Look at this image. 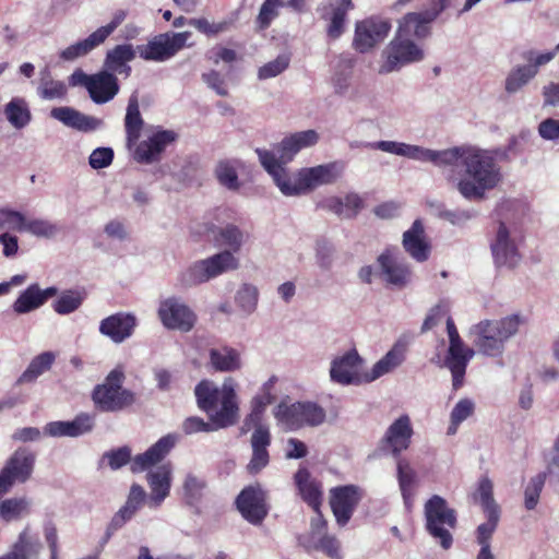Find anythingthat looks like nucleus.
Segmentation results:
<instances>
[{"label": "nucleus", "mask_w": 559, "mask_h": 559, "mask_svg": "<svg viewBox=\"0 0 559 559\" xmlns=\"http://www.w3.org/2000/svg\"><path fill=\"white\" fill-rule=\"evenodd\" d=\"M381 57L383 62L378 72L389 74L401 70L403 67L419 62L424 59V50L412 39L396 33L390 44L383 49Z\"/></svg>", "instance_id": "11"}, {"label": "nucleus", "mask_w": 559, "mask_h": 559, "mask_svg": "<svg viewBox=\"0 0 559 559\" xmlns=\"http://www.w3.org/2000/svg\"><path fill=\"white\" fill-rule=\"evenodd\" d=\"M334 247L325 241L320 240L316 245V263L317 265L324 271H328L332 267L334 261Z\"/></svg>", "instance_id": "63"}, {"label": "nucleus", "mask_w": 559, "mask_h": 559, "mask_svg": "<svg viewBox=\"0 0 559 559\" xmlns=\"http://www.w3.org/2000/svg\"><path fill=\"white\" fill-rule=\"evenodd\" d=\"M114 156L111 147H97L91 153L88 164L93 169H103L111 165Z\"/></svg>", "instance_id": "64"}, {"label": "nucleus", "mask_w": 559, "mask_h": 559, "mask_svg": "<svg viewBox=\"0 0 559 559\" xmlns=\"http://www.w3.org/2000/svg\"><path fill=\"white\" fill-rule=\"evenodd\" d=\"M555 58V51L539 52L534 49L522 52L525 64H518L510 70L504 80V90L508 94L522 91L538 73L542 66Z\"/></svg>", "instance_id": "13"}, {"label": "nucleus", "mask_w": 559, "mask_h": 559, "mask_svg": "<svg viewBox=\"0 0 559 559\" xmlns=\"http://www.w3.org/2000/svg\"><path fill=\"white\" fill-rule=\"evenodd\" d=\"M274 400L272 393H263L261 392L257 396L252 399L251 402V413L245 420V426H250L251 424L257 428L258 425L261 424L262 415L269 404H271Z\"/></svg>", "instance_id": "56"}, {"label": "nucleus", "mask_w": 559, "mask_h": 559, "mask_svg": "<svg viewBox=\"0 0 559 559\" xmlns=\"http://www.w3.org/2000/svg\"><path fill=\"white\" fill-rule=\"evenodd\" d=\"M124 370L122 366L112 369L103 384L95 386L93 401L103 412H118L131 405L134 395L131 391L123 389Z\"/></svg>", "instance_id": "8"}, {"label": "nucleus", "mask_w": 559, "mask_h": 559, "mask_svg": "<svg viewBox=\"0 0 559 559\" xmlns=\"http://www.w3.org/2000/svg\"><path fill=\"white\" fill-rule=\"evenodd\" d=\"M475 499L480 503L484 512L500 511L493 499V485L488 477H483L478 483Z\"/></svg>", "instance_id": "55"}, {"label": "nucleus", "mask_w": 559, "mask_h": 559, "mask_svg": "<svg viewBox=\"0 0 559 559\" xmlns=\"http://www.w3.org/2000/svg\"><path fill=\"white\" fill-rule=\"evenodd\" d=\"M283 5V0H264L255 21L258 27L260 29H266L278 15V9Z\"/></svg>", "instance_id": "59"}, {"label": "nucleus", "mask_w": 559, "mask_h": 559, "mask_svg": "<svg viewBox=\"0 0 559 559\" xmlns=\"http://www.w3.org/2000/svg\"><path fill=\"white\" fill-rule=\"evenodd\" d=\"M138 326V318L131 312H117L99 323V333L116 344L130 338Z\"/></svg>", "instance_id": "26"}, {"label": "nucleus", "mask_w": 559, "mask_h": 559, "mask_svg": "<svg viewBox=\"0 0 559 559\" xmlns=\"http://www.w3.org/2000/svg\"><path fill=\"white\" fill-rule=\"evenodd\" d=\"M177 134L171 130L158 129L147 140L136 142L133 158L141 164H153L160 159L165 148L173 143Z\"/></svg>", "instance_id": "24"}, {"label": "nucleus", "mask_w": 559, "mask_h": 559, "mask_svg": "<svg viewBox=\"0 0 559 559\" xmlns=\"http://www.w3.org/2000/svg\"><path fill=\"white\" fill-rule=\"evenodd\" d=\"M402 243L404 250L415 261L421 263L429 259L431 248L425 239L424 225L419 219H416L412 227L404 231Z\"/></svg>", "instance_id": "35"}, {"label": "nucleus", "mask_w": 559, "mask_h": 559, "mask_svg": "<svg viewBox=\"0 0 559 559\" xmlns=\"http://www.w3.org/2000/svg\"><path fill=\"white\" fill-rule=\"evenodd\" d=\"M178 439V436L175 433H168L162 437L144 453L136 455L131 461V471L133 473H141L163 461L171 449L175 448Z\"/></svg>", "instance_id": "30"}, {"label": "nucleus", "mask_w": 559, "mask_h": 559, "mask_svg": "<svg viewBox=\"0 0 559 559\" xmlns=\"http://www.w3.org/2000/svg\"><path fill=\"white\" fill-rule=\"evenodd\" d=\"M144 121L142 119L139 102L135 95L129 98L127 114L124 117V129L127 134V144L129 147L136 144L140 139Z\"/></svg>", "instance_id": "45"}, {"label": "nucleus", "mask_w": 559, "mask_h": 559, "mask_svg": "<svg viewBox=\"0 0 559 559\" xmlns=\"http://www.w3.org/2000/svg\"><path fill=\"white\" fill-rule=\"evenodd\" d=\"M413 435L409 416L401 415L386 428L380 441L381 449L399 460L401 453L409 448Z\"/></svg>", "instance_id": "21"}, {"label": "nucleus", "mask_w": 559, "mask_h": 559, "mask_svg": "<svg viewBox=\"0 0 559 559\" xmlns=\"http://www.w3.org/2000/svg\"><path fill=\"white\" fill-rule=\"evenodd\" d=\"M190 36V32L164 33L155 36L146 45L138 46V52L146 61L163 62L181 50Z\"/></svg>", "instance_id": "15"}, {"label": "nucleus", "mask_w": 559, "mask_h": 559, "mask_svg": "<svg viewBox=\"0 0 559 559\" xmlns=\"http://www.w3.org/2000/svg\"><path fill=\"white\" fill-rule=\"evenodd\" d=\"M547 475V473L542 472L530 479L524 491V503L527 510H533L537 506Z\"/></svg>", "instance_id": "58"}, {"label": "nucleus", "mask_w": 559, "mask_h": 559, "mask_svg": "<svg viewBox=\"0 0 559 559\" xmlns=\"http://www.w3.org/2000/svg\"><path fill=\"white\" fill-rule=\"evenodd\" d=\"M318 141L319 134L314 130L296 132L282 140L275 154L282 162H290L299 151L316 145Z\"/></svg>", "instance_id": "38"}, {"label": "nucleus", "mask_w": 559, "mask_h": 559, "mask_svg": "<svg viewBox=\"0 0 559 559\" xmlns=\"http://www.w3.org/2000/svg\"><path fill=\"white\" fill-rule=\"evenodd\" d=\"M103 43V39L95 31L86 38L79 40L61 50L59 52V58L63 61H73L80 57L86 56Z\"/></svg>", "instance_id": "47"}, {"label": "nucleus", "mask_w": 559, "mask_h": 559, "mask_svg": "<svg viewBox=\"0 0 559 559\" xmlns=\"http://www.w3.org/2000/svg\"><path fill=\"white\" fill-rule=\"evenodd\" d=\"M32 501L26 497H14L0 503V516L5 522L19 520L31 511Z\"/></svg>", "instance_id": "48"}, {"label": "nucleus", "mask_w": 559, "mask_h": 559, "mask_svg": "<svg viewBox=\"0 0 559 559\" xmlns=\"http://www.w3.org/2000/svg\"><path fill=\"white\" fill-rule=\"evenodd\" d=\"M67 85L61 81L41 80L38 94L43 99H61L67 95Z\"/></svg>", "instance_id": "62"}, {"label": "nucleus", "mask_w": 559, "mask_h": 559, "mask_svg": "<svg viewBox=\"0 0 559 559\" xmlns=\"http://www.w3.org/2000/svg\"><path fill=\"white\" fill-rule=\"evenodd\" d=\"M377 277L392 290H402L413 282V270L397 248H386L377 258Z\"/></svg>", "instance_id": "9"}, {"label": "nucleus", "mask_w": 559, "mask_h": 559, "mask_svg": "<svg viewBox=\"0 0 559 559\" xmlns=\"http://www.w3.org/2000/svg\"><path fill=\"white\" fill-rule=\"evenodd\" d=\"M277 425L286 431H296L305 426L316 427L324 423L323 407L313 402H281L273 411Z\"/></svg>", "instance_id": "6"}, {"label": "nucleus", "mask_w": 559, "mask_h": 559, "mask_svg": "<svg viewBox=\"0 0 559 559\" xmlns=\"http://www.w3.org/2000/svg\"><path fill=\"white\" fill-rule=\"evenodd\" d=\"M136 50L130 44L117 45L112 49L108 50L106 53V58L104 61L105 70L116 74H122L128 78L131 73V67L129 62H131L135 56Z\"/></svg>", "instance_id": "39"}, {"label": "nucleus", "mask_w": 559, "mask_h": 559, "mask_svg": "<svg viewBox=\"0 0 559 559\" xmlns=\"http://www.w3.org/2000/svg\"><path fill=\"white\" fill-rule=\"evenodd\" d=\"M290 62V58L288 55L283 53L277 56L274 60L262 66L258 71V78L260 80H267L271 78H275L282 72H284Z\"/></svg>", "instance_id": "60"}, {"label": "nucleus", "mask_w": 559, "mask_h": 559, "mask_svg": "<svg viewBox=\"0 0 559 559\" xmlns=\"http://www.w3.org/2000/svg\"><path fill=\"white\" fill-rule=\"evenodd\" d=\"M146 480L150 487L147 504L150 508L156 509L162 506L170 493L173 483V466L165 463L151 469L146 474Z\"/></svg>", "instance_id": "27"}, {"label": "nucleus", "mask_w": 559, "mask_h": 559, "mask_svg": "<svg viewBox=\"0 0 559 559\" xmlns=\"http://www.w3.org/2000/svg\"><path fill=\"white\" fill-rule=\"evenodd\" d=\"M56 357L57 355L50 350L35 356L28 364L27 368L19 377L16 383L25 384L35 382L41 374L50 370Z\"/></svg>", "instance_id": "44"}, {"label": "nucleus", "mask_w": 559, "mask_h": 559, "mask_svg": "<svg viewBox=\"0 0 559 559\" xmlns=\"http://www.w3.org/2000/svg\"><path fill=\"white\" fill-rule=\"evenodd\" d=\"M391 24L380 17H369L357 22L353 40L354 48L365 53L384 40Z\"/></svg>", "instance_id": "20"}, {"label": "nucleus", "mask_w": 559, "mask_h": 559, "mask_svg": "<svg viewBox=\"0 0 559 559\" xmlns=\"http://www.w3.org/2000/svg\"><path fill=\"white\" fill-rule=\"evenodd\" d=\"M43 549L38 534L26 526L12 545L10 551L1 556L0 559H38Z\"/></svg>", "instance_id": "36"}, {"label": "nucleus", "mask_w": 559, "mask_h": 559, "mask_svg": "<svg viewBox=\"0 0 559 559\" xmlns=\"http://www.w3.org/2000/svg\"><path fill=\"white\" fill-rule=\"evenodd\" d=\"M433 20L428 19L425 11L411 12L405 14L399 23L397 34L412 39H423L430 34V24Z\"/></svg>", "instance_id": "42"}, {"label": "nucleus", "mask_w": 559, "mask_h": 559, "mask_svg": "<svg viewBox=\"0 0 559 559\" xmlns=\"http://www.w3.org/2000/svg\"><path fill=\"white\" fill-rule=\"evenodd\" d=\"M206 489V481L193 473L186 475L182 484V496L189 506H197L203 498Z\"/></svg>", "instance_id": "50"}, {"label": "nucleus", "mask_w": 559, "mask_h": 559, "mask_svg": "<svg viewBox=\"0 0 559 559\" xmlns=\"http://www.w3.org/2000/svg\"><path fill=\"white\" fill-rule=\"evenodd\" d=\"M3 114L8 122L16 130L26 128L32 121L28 103L23 97H13L4 105Z\"/></svg>", "instance_id": "43"}, {"label": "nucleus", "mask_w": 559, "mask_h": 559, "mask_svg": "<svg viewBox=\"0 0 559 559\" xmlns=\"http://www.w3.org/2000/svg\"><path fill=\"white\" fill-rule=\"evenodd\" d=\"M490 249L495 264L498 267L513 269L521 261L516 240L511 236L510 229L503 222L498 226Z\"/></svg>", "instance_id": "22"}, {"label": "nucleus", "mask_w": 559, "mask_h": 559, "mask_svg": "<svg viewBox=\"0 0 559 559\" xmlns=\"http://www.w3.org/2000/svg\"><path fill=\"white\" fill-rule=\"evenodd\" d=\"M157 314L162 324L168 330L189 332L197 322L195 313L178 297L162 300Z\"/></svg>", "instance_id": "18"}, {"label": "nucleus", "mask_w": 559, "mask_h": 559, "mask_svg": "<svg viewBox=\"0 0 559 559\" xmlns=\"http://www.w3.org/2000/svg\"><path fill=\"white\" fill-rule=\"evenodd\" d=\"M94 424V416L82 413L73 420H56L46 424L44 433L52 438H76L92 431Z\"/></svg>", "instance_id": "29"}, {"label": "nucleus", "mask_w": 559, "mask_h": 559, "mask_svg": "<svg viewBox=\"0 0 559 559\" xmlns=\"http://www.w3.org/2000/svg\"><path fill=\"white\" fill-rule=\"evenodd\" d=\"M484 513L486 514L487 521L478 525L476 530V540L479 546H490V539L499 523L500 511L493 510Z\"/></svg>", "instance_id": "57"}, {"label": "nucleus", "mask_w": 559, "mask_h": 559, "mask_svg": "<svg viewBox=\"0 0 559 559\" xmlns=\"http://www.w3.org/2000/svg\"><path fill=\"white\" fill-rule=\"evenodd\" d=\"M57 294L58 289L55 286L41 289L38 284H32L19 295L12 306L13 311L16 314L29 313L44 306Z\"/></svg>", "instance_id": "33"}, {"label": "nucleus", "mask_w": 559, "mask_h": 559, "mask_svg": "<svg viewBox=\"0 0 559 559\" xmlns=\"http://www.w3.org/2000/svg\"><path fill=\"white\" fill-rule=\"evenodd\" d=\"M25 218L22 212L9 207H0V229L23 231Z\"/></svg>", "instance_id": "61"}, {"label": "nucleus", "mask_w": 559, "mask_h": 559, "mask_svg": "<svg viewBox=\"0 0 559 559\" xmlns=\"http://www.w3.org/2000/svg\"><path fill=\"white\" fill-rule=\"evenodd\" d=\"M35 461L36 456L31 450H15L0 471V493L8 492L14 484L26 483L32 477Z\"/></svg>", "instance_id": "14"}, {"label": "nucleus", "mask_w": 559, "mask_h": 559, "mask_svg": "<svg viewBox=\"0 0 559 559\" xmlns=\"http://www.w3.org/2000/svg\"><path fill=\"white\" fill-rule=\"evenodd\" d=\"M69 84L85 87L91 99L98 105L114 99L120 88L117 76L106 70L87 74L82 69H76L70 75Z\"/></svg>", "instance_id": "10"}, {"label": "nucleus", "mask_w": 559, "mask_h": 559, "mask_svg": "<svg viewBox=\"0 0 559 559\" xmlns=\"http://www.w3.org/2000/svg\"><path fill=\"white\" fill-rule=\"evenodd\" d=\"M85 294L79 290L63 292L52 304L53 310L61 316L76 311L83 304Z\"/></svg>", "instance_id": "53"}, {"label": "nucleus", "mask_w": 559, "mask_h": 559, "mask_svg": "<svg viewBox=\"0 0 559 559\" xmlns=\"http://www.w3.org/2000/svg\"><path fill=\"white\" fill-rule=\"evenodd\" d=\"M239 167L240 162L237 159L221 160L215 168L218 182L228 190H238L240 187L237 171Z\"/></svg>", "instance_id": "49"}, {"label": "nucleus", "mask_w": 559, "mask_h": 559, "mask_svg": "<svg viewBox=\"0 0 559 559\" xmlns=\"http://www.w3.org/2000/svg\"><path fill=\"white\" fill-rule=\"evenodd\" d=\"M300 543L307 549L319 550L331 559H341L340 542L328 532V521L321 511H314L310 520L309 532L300 537Z\"/></svg>", "instance_id": "17"}, {"label": "nucleus", "mask_w": 559, "mask_h": 559, "mask_svg": "<svg viewBox=\"0 0 559 559\" xmlns=\"http://www.w3.org/2000/svg\"><path fill=\"white\" fill-rule=\"evenodd\" d=\"M50 117L80 132H93L104 126L100 118L85 115L68 106L52 108Z\"/></svg>", "instance_id": "31"}, {"label": "nucleus", "mask_w": 559, "mask_h": 559, "mask_svg": "<svg viewBox=\"0 0 559 559\" xmlns=\"http://www.w3.org/2000/svg\"><path fill=\"white\" fill-rule=\"evenodd\" d=\"M38 238H53L59 233L57 224L45 218H25L24 230Z\"/></svg>", "instance_id": "54"}, {"label": "nucleus", "mask_w": 559, "mask_h": 559, "mask_svg": "<svg viewBox=\"0 0 559 559\" xmlns=\"http://www.w3.org/2000/svg\"><path fill=\"white\" fill-rule=\"evenodd\" d=\"M362 364L364 359L356 349L335 356L330 367L331 381L341 385L370 383L367 381V372H361Z\"/></svg>", "instance_id": "16"}, {"label": "nucleus", "mask_w": 559, "mask_h": 559, "mask_svg": "<svg viewBox=\"0 0 559 559\" xmlns=\"http://www.w3.org/2000/svg\"><path fill=\"white\" fill-rule=\"evenodd\" d=\"M252 456L247 465L251 475L260 473L270 462L267 448L271 444V433L266 426L258 425L251 436Z\"/></svg>", "instance_id": "32"}, {"label": "nucleus", "mask_w": 559, "mask_h": 559, "mask_svg": "<svg viewBox=\"0 0 559 559\" xmlns=\"http://www.w3.org/2000/svg\"><path fill=\"white\" fill-rule=\"evenodd\" d=\"M447 332L449 348L444 366L451 371L453 388L457 390L463 385L467 364L474 357L475 350L464 345L451 317L447 318Z\"/></svg>", "instance_id": "12"}, {"label": "nucleus", "mask_w": 559, "mask_h": 559, "mask_svg": "<svg viewBox=\"0 0 559 559\" xmlns=\"http://www.w3.org/2000/svg\"><path fill=\"white\" fill-rule=\"evenodd\" d=\"M362 498L361 489L355 485H346L331 490L330 506L340 526H345Z\"/></svg>", "instance_id": "23"}, {"label": "nucleus", "mask_w": 559, "mask_h": 559, "mask_svg": "<svg viewBox=\"0 0 559 559\" xmlns=\"http://www.w3.org/2000/svg\"><path fill=\"white\" fill-rule=\"evenodd\" d=\"M266 498V491L261 485L254 484L240 491L236 504L243 519L253 525H258L262 523L269 512Z\"/></svg>", "instance_id": "19"}, {"label": "nucleus", "mask_w": 559, "mask_h": 559, "mask_svg": "<svg viewBox=\"0 0 559 559\" xmlns=\"http://www.w3.org/2000/svg\"><path fill=\"white\" fill-rule=\"evenodd\" d=\"M396 476L405 508L411 510L418 484L417 473L407 460L400 457L396 462Z\"/></svg>", "instance_id": "41"}, {"label": "nucleus", "mask_w": 559, "mask_h": 559, "mask_svg": "<svg viewBox=\"0 0 559 559\" xmlns=\"http://www.w3.org/2000/svg\"><path fill=\"white\" fill-rule=\"evenodd\" d=\"M249 235L235 224H226L214 231L217 246L225 248L206 259L199 260L189 265L179 276L183 286L191 287L206 283L224 273L236 271L240 266L236 257L246 243Z\"/></svg>", "instance_id": "3"}, {"label": "nucleus", "mask_w": 559, "mask_h": 559, "mask_svg": "<svg viewBox=\"0 0 559 559\" xmlns=\"http://www.w3.org/2000/svg\"><path fill=\"white\" fill-rule=\"evenodd\" d=\"M295 485L301 499L313 510L320 511L322 504V486L306 467H299L294 476Z\"/></svg>", "instance_id": "37"}, {"label": "nucleus", "mask_w": 559, "mask_h": 559, "mask_svg": "<svg viewBox=\"0 0 559 559\" xmlns=\"http://www.w3.org/2000/svg\"><path fill=\"white\" fill-rule=\"evenodd\" d=\"M475 412V402L472 399H461L450 413V424L447 429L448 436H454L460 425L473 416Z\"/></svg>", "instance_id": "52"}, {"label": "nucleus", "mask_w": 559, "mask_h": 559, "mask_svg": "<svg viewBox=\"0 0 559 559\" xmlns=\"http://www.w3.org/2000/svg\"><path fill=\"white\" fill-rule=\"evenodd\" d=\"M255 153L265 171L271 176L274 185L285 197H299L306 194L301 169L293 173L287 167L288 162H282L274 151L257 148Z\"/></svg>", "instance_id": "7"}, {"label": "nucleus", "mask_w": 559, "mask_h": 559, "mask_svg": "<svg viewBox=\"0 0 559 559\" xmlns=\"http://www.w3.org/2000/svg\"><path fill=\"white\" fill-rule=\"evenodd\" d=\"M212 367L221 372H233L241 368L240 354L230 347H218L210 350Z\"/></svg>", "instance_id": "46"}, {"label": "nucleus", "mask_w": 559, "mask_h": 559, "mask_svg": "<svg viewBox=\"0 0 559 559\" xmlns=\"http://www.w3.org/2000/svg\"><path fill=\"white\" fill-rule=\"evenodd\" d=\"M350 9V0H329L328 5L318 9L321 17L330 22L326 28L330 38L336 39L344 33L346 14Z\"/></svg>", "instance_id": "34"}, {"label": "nucleus", "mask_w": 559, "mask_h": 559, "mask_svg": "<svg viewBox=\"0 0 559 559\" xmlns=\"http://www.w3.org/2000/svg\"><path fill=\"white\" fill-rule=\"evenodd\" d=\"M515 144L516 139L512 138L506 150H483L472 145L431 150L386 140L361 142L350 146L379 150L420 163H431L441 169V175L451 190L456 191L466 201L479 202L502 181L498 159H508V153Z\"/></svg>", "instance_id": "1"}, {"label": "nucleus", "mask_w": 559, "mask_h": 559, "mask_svg": "<svg viewBox=\"0 0 559 559\" xmlns=\"http://www.w3.org/2000/svg\"><path fill=\"white\" fill-rule=\"evenodd\" d=\"M426 530L443 549L452 546L453 537L451 530L456 527V511L450 508L444 498L433 495L424 508Z\"/></svg>", "instance_id": "5"}, {"label": "nucleus", "mask_w": 559, "mask_h": 559, "mask_svg": "<svg viewBox=\"0 0 559 559\" xmlns=\"http://www.w3.org/2000/svg\"><path fill=\"white\" fill-rule=\"evenodd\" d=\"M344 164L342 162H331L314 167L301 168V179L306 194L318 187L334 183L343 174Z\"/></svg>", "instance_id": "28"}, {"label": "nucleus", "mask_w": 559, "mask_h": 559, "mask_svg": "<svg viewBox=\"0 0 559 559\" xmlns=\"http://www.w3.org/2000/svg\"><path fill=\"white\" fill-rule=\"evenodd\" d=\"M146 500L147 495L143 487L138 484H133L130 488L126 503L114 514L107 525L106 539H109L117 531L131 521Z\"/></svg>", "instance_id": "25"}, {"label": "nucleus", "mask_w": 559, "mask_h": 559, "mask_svg": "<svg viewBox=\"0 0 559 559\" xmlns=\"http://www.w3.org/2000/svg\"><path fill=\"white\" fill-rule=\"evenodd\" d=\"M198 407L205 412L210 421L191 416L182 421L181 429L186 435L211 432L235 425L239 418V407L235 382L226 379L218 388L209 380L201 381L194 389Z\"/></svg>", "instance_id": "2"}, {"label": "nucleus", "mask_w": 559, "mask_h": 559, "mask_svg": "<svg viewBox=\"0 0 559 559\" xmlns=\"http://www.w3.org/2000/svg\"><path fill=\"white\" fill-rule=\"evenodd\" d=\"M405 357L406 345L399 341L380 360L373 365L371 370L367 372V381L372 382L380 377L392 372L404 362Z\"/></svg>", "instance_id": "40"}, {"label": "nucleus", "mask_w": 559, "mask_h": 559, "mask_svg": "<svg viewBox=\"0 0 559 559\" xmlns=\"http://www.w3.org/2000/svg\"><path fill=\"white\" fill-rule=\"evenodd\" d=\"M521 323L520 316L511 314L499 320H483L474 324L469 333L478 353L499 357L503 354L507 342L519 332Z\"/></svg>", "instance_id": "4"}, {"label": "nucleus", "mask_w": 559, "mask_h": 559, "mask_svg": "<svg viewBox=\"0 0 559 559\" xmlns=\"http://www.w3.org/2000/svg\"><path fill=\"white\" fill-rule=\"evenodd\" d=\"M259 289L250 283L242 284L235 295V302L239 310L246 316L252 314L258 307Z\"/></svg>", "instance_id": "51"}]
</instances>
